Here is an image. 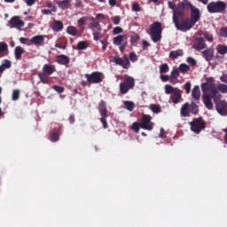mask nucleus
<instances>
[{
  "label": "nucleus",
  "mask_w": 227,
  "mask_h": 227,
  "mask_svg": "<svg viewBox=\"0 0 227 227\" xmlns=\"http://www.w3.org/2000/svg\"><path fill=\"white\" fill-rule=\"evenodd\" d=\"M172 20L177 31H183L184 33H185L186 31H190V29H192V27H194L192 21L189 18L184 20V16L178 17L173 15Z\"/></svg>",
  "instance_id": "nucleus-1"
},
{
  "label": "nucleus",
  "mask_w": 227,
  "mask_h": 227,
  "mask_svg": "<svg viewBox=\"0 0 227 227\" xmlns=\"http://www.w3.org/2000/svg\"><path fill=\"white\" fill-rule=\"evenodd\" d=\"M56 72V66L44 64L41 73H38V78L43 84H51V75Z\"/></svg>",
  "instance_id": "nucleus-2"
},
{
  "label": "nucleus",
  "mask_w": 227,
  "mask_h": 227,
  "mask_svg": "<svg viewBox=\"0 0 227 227\" xmlns=\"http://www.w3.org/2000/svg\"><path fill=\"white\" fill-rule=\"evenodd\" d=\"M153 42L157 43L162 39V24L156 21L151 25L150 33H149Z\"/></svg>",
  "instance_id": "nucleus-3"
},
{
  "label": "nucleus",
  "mask_w": 227,
  "mask_h": 227,
  "mask_svg": "<svg viewBox=\"0 0 227 227\" xmlns=\"http://www.w3.org/2000/svg\"><path fill=\"white\" fill-rule=\"evenodd\" d=\"M89 27L92 31L94 40L98 42L102 38V26L100 25V21H97V19L91 17Z\"/></svg>",
  "instance_id": "nucleus-4"
},
{
  "label": "nucleus",
  "mask_w": 227,
  "mask_h": 227,
  "mask_svg": "<svg viewBox=\"0 0 227 227\" xmlns=\"http://www.w3.org/2000/svg\"><path fill=\"white\" fill-rule=\"evenodd\" d=\"M227 4L223 1L210 2L207 5L208 13H224Z\"/></svg>",
  "instance_id": "nucleus-5"
},
{
  "label": "nucleus",
  "mask_w": 227,
  "mask_h": 227,
  "mask_svg": "<svg viewBox=\"0 0 227 227\" xmlns=\"http://www.w3.org/2000/svg\"><path fill=\"white\" fill-rule=\"evenodd\" d=\"M134 86H136V81L134 80V77L128 76L122 82L119 84L120 93L121 95H127L130 90H134Z\"/></svg>",
  "instance_id": "nucleus-6"
},
{
  "label": "nucleus",
  "mask_w": 227,
  "mask_h": 227,
  "mask_svg": "<svg viewBox=\"0 0 227 227\" xmlns=\"http://www.w3.org/2000/svg\"><path fill=\"white\" fill-rule=\"evenodd\" d=\"M189 8L192 10V8H194V5L189 0H183L176 8V10L173 11V15H176L177 17H184L185 15V10H189Z\"/></svg>",
  "instance_id": "nucleus-7"
},
{
  "label": "nucleus",
  "mask_w": 227,
  "mask_h": 227,
  "mask_svg": "<svg viewBox=\"0 0 227 227\" xmlns=\"http://www.w3.org/2000/svg\"><path fill=\"white\" fill-rule=\"evenodd\" d=\"M152 120H153L152 115L146 114H142L140 119V128H142L144 130L152 132V130H153V127H155V123L153 122Z\"/></svg>",
  "instance_id": "nucleus-8"
},
{
  "label": "nucleus",
  "mask_w": 227,
  "mask_h": 227,
  "mask_svg": "<svg viewBox=\"0 0 227 227\" xmlns=\"http://www.w3.org/2000/svg\"><path fill=\"white\" fill-rule=\"evenodd\" d=\"M202 98L205 107L211 111V109H214V103H212V99L215 104H217V102L223 98V95H202Z\"/></svg>",
  "instance_id": "nucleus-9"
},
{
  "label": "nucleus",
  "mask_w": 227,
  "mask_h": 227,
  "mask_svg": "<svg viewBox=\"0 0 227 227\" xmlns=\"http://www.w3.org/2000/svg\"><path fill=\"white\" fill-rule=\"evenodd\" d=\"M191 130L195 134H200L201 130H205L207 123L201 117L195 118L192 122H190Z\"/></svg>",
  "instance_id": "nucleus-10"
},
{
  "label": "nucleus",
  "mask_w": 227,
  "mask_h": 227,
  "mask_svg": "<svg viewBox=\"0 0 227 227\" xmlns=\"http://www.w3.org/2000/svg\"><path fill=\"white\" fill-rule=\"evenodd\" d=\"M85 78L89 84H100L104 81V74L94 71L91 74H85Z\"/></svg>",
  "instance_id": "nucleus-11"
},
{
  "label": "nucleus",
  "mask_w": 227,
  "mask_h": 227,
  "mask_svg": "<svg viewBox=\"0 0 227 227\" xmlns=\"http://www.w3.org/2000/svg\"><path fill=\"white\" fill-rule=\"evenodd\" d=\"M201 90L204 93L203 95H221L219 90L215 88V85L212 82H203L201 84Z\"/></svg>",
  "instance_id": "nucleus-12"
},
{
  "label": "nucleus",
  "mask_w": 227,
  "mask_h": 227,
  "mask_svg": "<svg viewBox=\"0 0 227 227\" xmlns=\"http://www.w3.org/2000/svg\"><path fill=\"white\" fill-rule=\"evenodd\" d=\"M24 20H20V17L19 16H13L9 20V27H11V29H20L21 27H24Z\"/></svg>",
  "instance_id": "nucleus-13"
},
{
  "label": "nucleus",
  "mask_w": 227,
  "mask_h": 227,
  "mask_svg": "<svg viewBox=\"0 0 227 227\" xmlns=\"http://www.w3.org/2000/svg\"><path fill=\"white\" fill-rule=\"evenodd\" d=\"M113 61L115 63V65H119V67H122V68L126 70L130 68V60H129V57L127 56H125L123 59L121 57H114Z\"/></svg>",
  "instance_id": "nucleus-14"
},
{
  "label": "nucleus",
  "mask_w": 227,
  "mask_h": 227,
  "mask_svg": "<svg viewBox=\"0 0 227 227\" xmlns=\"http://www.w3.org/2000/svg\"><path fill=\"white\" fill-rule=\"evenodd\" d=\"M216 111L221 116H227V102L224 100H218L215 105Z\"/></svg>",
  "instance_id": "nucleus-15"
},
{
  "label": "nucleus",
  "mask_w": 227,
  "mask_h": 227,
  "mask_svg": "<svg viewBox=\"0 0 227 227\" xmlns=\"http://www.w3.org/2000/svg\"><path fill=\"white\" fill-rule=\"evenodd\" d=\"M191 17L190 20L192 21V25L195 26L196 23L201 19V14L200 13V9L193 6V8L191 9Z\"/></svg>",
  "instance_id": "nucleus-16"
},
{
  "label": "nucleus",
  "mask_w": 227,
  "mask_h": 227,
  "mask_svg": "<svg viewBox=\"0 0 227 227\" xmlns=\"http://www.w3.org/2000/svg\"><path fill=\"white\" fill-rule=\"evenodd\" d=\"M193 49L195 51H203V49H207V43H205V39L203 37H199L193 43Z\"/></svg>",
  "instance_id": "nucleus-17"
},
{
  "label": "nucleus",
  "mask_w": 227,
  "mask_h": 227,
  "mask_svg": "<svg viewBox=\"0 0 227 227\" xmlns=\"http://www.w3.org/2000/svg\"><path fill=\"white\" fill-rule=\"evenodd\" d=\"M214 48H207L202 51L201 54L207 63H210V61H212V58H214Z\"/></svg>",
  "instance_id": "nucleus-18"
},
{
  "label": "nucleus",
  "mask_w": 227,
  "mask_h": 227,
  "mask_svg": "<svg viewBox=\"0 0 227 227\" xmlns=\"http://www.w3.org/2000/svg\"><path fill=\"white\" fill-rule=\"evenodd\" d=\"M170 100L173 104H179L180 100H182V90L177 89L171 96Z\"/></svg>",
  "instance_id": "nucleus-19"
},
{
  "label": "nucleus",
  "mask_w": 227,
  "mask_h": 227,
  "mask_svg": "<svg viewBox=\"0 0 227 227\" xmlns=\"http://www.w3.org/2000/svg\"><path fill=\"white\" fill-rule=\"evenodd\" d=\"M56 61L59 65H69L70 63V58L67 55H59L56 57Z\"/></svg>",
  "instance_id": "nucleus-20"
},
{
  "label": "nucleus",
  "mask_w": 227,
  "mask_h": 227,
  "mask_svg": "<svg viewBox=\"0 0 227 227\" xmlns=\"http://www.w3.org/2000/svg\"><path fill=\"white\" fill-rule=\"evenodd\" d=\"M57 4L60 10H68L72 6V0L59 1Z\"/></svg>",
  "instance_id": "nucleus-21"
},
{
  "label": "nucleus",
  "mask_w": 227,
  "mask_h": 227,
  "mask_svg": "<svg viewBox=\"0 0 227 227\" xmlns=\"http://www.w3.org/2000/svg\"><path fill=\"white\" fill-rule=\"evenodd\" d=\"M180 114L182 116V118H188L189 116H191V112H189V103H184L180 110Z\"/></svg>",
  "instance_id": "nucleus-22"
},
{
  "label": "nucleus",
  "mask_w": 227,
  "mask_h": 227,
  "mask_svg": "<svg viewBox=\"0 0 227 227\" xmlns=\"http://www.w3.org/2000/svg\"><path fill=\"white\" fill-rule=\"evenodd\" d=\"M8 56V44L4 42H0V58Z\"/></svg>",
  "instance_id": "nucleus-23"
},
{
  "label": "nucleus",
  "mask_w": 227,
  "mask_h": 227,
  "mask_svg": "<svg viewBox=\"0 0 227 227\" xmlns=\"http://www.w3.org/2000/svg\"><path fill=\"white\" fill-rule=\"evenodd\" d=\"M98 111L100 116H106L107 114V106H106V101L101 100L98 104Z\"/></svg>",
  "instance_id": "nucleus-24"
},
{
  "label": "nucleus",
  "mask_w": 227,
  "mask_h": 227,
  "mask_svg": "<svg viewBox=\"0 0 227 227\" xmlns=\"http://www.w3.org/2000/svg\"><path fill=\"white\" fill-rule=\"evenodd\" d=\"M86 24H88V17L83 16L77 20V27L82 31H84V26Z\"/></svg>",
  "instance_id": "nucleus-25"
},
{
  "label": "nucleus",
  "mask_w": 227,
  "mask_h": 227,
  "mask_svg": "<svg viewBox=\"0 0 227 227\" xmlns=\"http://www.w3.org/2000/svg\"><path fill=\"white\" fill-rule=\"evenodd\" d=\"M192 97L195 100H200L201 97V91L200 90V86L196 85L192 90Z\"/></svg>",
  "instance_id": "nucleus-26"
},
{
  "label": "nucleus",
  "mask_w": 227,
  "mask_h": 227,
  "mask_svg": "<svg viewBox=\"0 0 227 227\" xmlns=\"http://www.w3.org/2000/svg\"><path fill=\"white\" fill-rule=\"evenodd\" d=\"M180 56H184V50L182 49L169 52V58H171V59H176L177 58H180Z\"/></svg>",
  "instance_id": "nucleus-27"
},
{
  "label": "nucleus",
  "mask_w": 227,
  "mask_h": 227,
  "mask_svg": "<svg viewBox=\"0 0 227 227\" xmlns=\"http://www.w3.org/2000/svg\"><path fill=\"white\" fill-rule=\"evenodd\" d=\"M24 54V48L22 46H17L14 50L15 59H21Z\"/></svg>",
  "instance_id": "nucleus-28"
},
{
  "label": "nucleus",
  "mask_w": 227,
  "mask_h": 227,
  "mask_svg": "<svg viewBox=\"0 0 227 227\" xmlns=\"http://www.w3.org/2000/svg\"><path fill=\"white\" fill-rule=\"evenodd\" d=\"M12 68V61L9 59H4L0 66V72H4V70Z\"/></svg>",
  "instance_id": "nucleus-29"
},
{
  "label": "nucleus",
  "mask_w": 227,
  "mask_h": 227,
  "mask_svg": "<svg viewBox=\"0 0 227 227\" xmlns=\"http://www.w3.org/2000/svg\"><path fill=\"white\" fill-rule=\"evenodd\" d=\"M51 29L53 31H56L57 33L61 31V29H63V22L59 21V20H55L53 22V25L51 27Z\"/></svg>",
  "instance_id": "nucleus-30"
},
{
  "label": "nucleus",
  "mask_w": 227,
  "mask_h": 227,
  "mask_svg": "<svg viewBox=\"0 0 227 227\" xmlns=\"http://www.w3.org/2000/svg\"><path fill=\"white\" fill-rule=\"evenodd\" d=\"M189 112L191 114H198L200 113V106L196 103L192 102L189 105Z\"/></svg>",
  "instance_id": "nucleus-31"
},
{
  "label": "nucleus",
  "mask_w": 227,
  "mask_h": 227,
  "mask_svg": "<svg viewBox=\"0 0 227 227\" xmlns=\"http://www.w3.org/2000/svg\"><path fill=\"white\" fill-rule=\"evenodd\" d=\"M30 42L35 45H41L43 43V35H35L31 38Z\"/></svg>",
  "instance_id": "nucleus-32"
},
{
  "label": "nucleus",
  "mask_w": 227,
  "mask_h": 227,
  "mask_svg": "<svg viewBox=\"0 0 227 227\" xmlns=\"http://www.w3.org/2000/svg\"><path fill=\"white\" fill-rule=\"evenodd\" d=\"M216 52L218 54H221L222 56H224L225 54H227V46L224 44H218L216 46Z\"/></svg>",
  "instance_id": "nucleus-33"
},
{
  "label": "nucleus",
  "mask_w": 227,
  "mask_h": 227,
  "mask_svg": "<svg viewBox=\"0 0 227 227\" xmlns=\"http://www.w3.org/2000/svg\"><path fill=\"white\" fill-rule=\"evenodd\" d=\"M166 95H173V93L178 90V88H174L170 84H166L164 87Z\"/></svg>",
  "instance_id": "nucleus-34"
},
{
  "label": "nucleus",
  "mask_w": 227,
  "mask_h": 227,
  "mask_svg": "<svg viewBox=\"0 0 227 227\" xmlns=\"http://www.w3.org/2000/svg\"><path fill=\"white\" fill-rule=\"evenodd\" d=\"M178 70L181 74H186V72H191V66L185 63L180 64Z\"/></svg>",
  "instance_id": "nucleus-35"
},
{
  "label": "nucleus",
  "mask_w": 227,
  "mask_h": 227,
  "mask_svg": "<svg viewBox=\"0 0 227 227\" xmlns=\"http://www.w3.org/2000/svg\"><path fill=\"white\" fill-rule=\"evenodd\" d=\"M67 33L71 36H77V27L74 26H69L67 27Z\"/></svg>",
  "instance_id": "nucleus-36"
},
{
  "label": "nucleus",
  "mask_w": 227,
  "mask_h": 227,
  "mask_svg": "<svg viewBox=\"0 0 227 227\" xmlns=\"http://www.w3.org/2000/svg\"><path fill=\"white\" fill-rule=\"evenodd\" d=\"M77 49L78 51H84L88 49V43L86 41H80L77 43Z\"/></svg>",
  "instance_id": "nucleus-37"
},
{
  "label": "nucleus",
  "mask_w": 227,
  "mask_h": 227,
  "mask_svg": "<svg viewBox=\"0 0 227 227\" xmlns=\"http://www.w3.org/2000/svg\"><path fill=\"white\" fill-rule=\"evenodd\" d=\"M50 141H51V143H56L58 141H59V133L58 132H52L50 135Z\"/></svg>",
  "instance_id": "nucleus-38"
},
{
  "label": "nucleus",
  "mask_w": 227,
  "mask_h": 227,
  "mask_svg": "<svg viewBox=\"0 0 227 227\" xmlns=\"http://www.w3.org/2000/svg\"><path fill=\"white\" fill-rule=\"evenodd\" d=\"M124 107L128 110V111H134V102L132 101H124Z\"/></svg>",
  "instance_id": "nucleus-39"
},
{
  "label": "nucleus",
  "mask_w": 227,
  "mask_h": 227,
  "mask_svg": "<svg viewBox=\"0 0 227 227\" xmlns=\"http://www.w3.org/2000/svg\"><path fill=\"white\" fill-rule=\"evenodd\" d=\"M141 129V122H134L131 125V130H134L136 134H139V129Z\"/></svg>",
  "instance_id": "nucleus-40"
},
{
  "label": "nucleus",
  "mask_w": 227,
  "mask_h": 227,
  "mask_svg": "<svg viewBox=\"0 0 227 227\" xmlns=\"http://www.w3.org/2000/svg\"><path fill=\"white\" fill-rule=\"evenodd\" d=\"M124 36L120 35L116 37H114V45H121V43L123 42Z\"/></svg>",
  "instance_id": "nucleus-41"
},
{
  "label": "nucleus",
  "mask_w": 227,
  "mask_h": 227,
  "mask_svg": "<svg viewBox=\"0 0 227 227\" xmlns=\"http://www.w3.org/2000/svg\"><path fill=\"white\" fill-rule=\"evenodd\" d=\"M12 98L14 102H17V100H19V98H20V90H14L12 91Z\"/></svg>",
  "instance_id": "nucleus-42"
},
{
  "label": "nucleus",
  "mask_w": 227,
  "mask_h": 227,
  "mask_svg": "<svg viewBox=\"0 0 227 227\" xmlns=\"http://www.w3.org/2000/svg\"><path fill=\"white\" fill-rule=\"evenodd\" d=\"M167 72H169V66H168L167 63L161 64L160 67V74H167Z\"/></svg>",
  "instance_id": "nucleus-43"
},
{
  "label": "nucleus",
  "mask_w": 227,
  "mask_h": 227,
  "mask_svg": "<svg viewBox=\"0 0 227 227\" xmlns=\"http://www.w3.org/2000/svg\"><path fill=\"white\" fill-rule=\"evenodd\" d=\"M151 111H152L154 114H159V113H160V111H161L160 106H159V105H152V106H151Z\"/></svg>",
  "instance_id": "nucleus-44"
},
{
  "label": "nucleus",
  "mask_w": 227,
  "mask_h": 227,
  "mask_svg": "<svg viewBox=\"0 0 227 227\" xmlns=\"http://www.w3.org/2000/svg\"><path fill=\"white\" fill-rule=\"evenodd\" d=\"M217 90L218 91H220V93H227V84H224V83L218 84Z\"/></svg>",
  "instance_id": "nucleus-45"
},
{
  "label": "nucleus",
  "mask_w": 227,
  "mask_h": 227,
  "mask_svg": "<svg viewBox=\"0 0 227 227\" xmlns=\"http://www.w3.org/2000/svg\"><path fill=\"white\" fill-rule=\"evenodd\" d=\"M180 76V71L176 68L173 69L170 73V77H172V79H178V77Z\"/></svg>",
  "instance_id": "nucleus-46"
},
{
  "label": "nucleus",
  "mask_w": 227,
  "mask_h": 227,
  "mask_svg": "<svg viewBox=\"0 0 227 227\" xmlns=\"http://www.w3.org/2000/svg\"><path fill=\"white\" fill-rule=\"evenodd\" d=\"M106 118H107V114L101 115L100 121L103 125V129H107V120H106Z\"/></svg>",
  "instance_id": "nucleus-47"
},
{
  "label": "nucleus",
  "mask_w": 227,
  "mask_h": 227,
  "mask_svg": "<svg viewBox=\"0 0 227 227\" xmlns=\"http://www.w3.org/2000/svg\"><path fill=\"white\" fill-rule=\"evenodd\" d=\"M186 61L190 67H196V65H197L196 59H194V58H192V57H188L186 59Z\"/></svg>",
  "instance_id": "nucleus-48"
},
{
  "label": "nucleus",
  "mask_w": 227,
  "mask_h": 227,
  "mask_svg": "<svg viewBox=\"0 0 227 227\" xmlns=\"http://www.w3.org/2000/svg\"><path fill=\"white\" fill-rule=\"evenodd\" d=\"M52 89L57 91V93H63L65 91V88L59 85H53Z\"/></svg>",
  "instance_id": "nucleus-49"
},
{
  "label": "nucleus",
  "mask_w": 227,
  "mask_h": 227,
  "mask_svg": "<svg viewBox=\"0 0 227 227\" xmlns=\"http://www.w3.org/2000/svg\"><path fill=\"white\" fill-rule=\"evenodd\" d=\"M131 10L132 12H141V6L137 3H133Z\"/></svg>",
  "instance_id": "nucleus-50"
},
{
  "label": "nucleus",
  "mask_w": 227,
  "mask_h": 227,
  "mask_svg": "<svg viewBox=\"0 0 227 227\" xmlns=\"http://www.w3.org/2000/svg\"><path fill=\"white\" fill-rule=\"evenodd\" d=\"M20 43H23L24 45H31V40L26 37H20Z\"/></svg>",
  "instance_id": "nucleus-51"
},
{
  "label": "nucleus",
  "mask_w": 227,
  "mask_h": 227,
  "mask_svg": "<svg viewBox=\"0 0 227 227\" xmlns=\"http://www.w3.org/2000/svg\"><path fill=\"white\" fill-rule=\"evenodd\" d=\"M121 33H123V28H121V27H115L113 30L114 35H120Z\"/></svg>",
  "instance_id": "nucleus-52"
},
{
  "label": "nucleus",
  "mask_w": 227,
  "mask_h": 227,
  "mask_svg": "<svg viewBox=\"0 0 227 227\" xmlns=\"http://www.w3.org/2000/svg\"><path fill=\"white\" fill-rule=\"evenodd\" d=\"M220 36L223 38H227V27H223L220 29Z\"/></svg>",
  "instance_id": "nucleus-53"
},
{
  "label": "nucleus",
  "mask_w": 227,
  "mask_h": 227,
  "mask_svg": "<svg viewBox=\"0 0 227 227\" xmlns=\"http://www.w3.org/2000/svg\"><path fill=\"white\" fill-rule=\"evenodd\" d=\"M184 89L185 90L186 93L189 95V93H191V82H187L184 85Z\"/></svg>",
  "instance_id": "nucleus-54"
},
{
  "label": "nucleus",
  "mask_w": 227,
  "mask_h": 227,
  "mask_svg": "<svg viewBox=\"0 0 227 227\" xmlns=\"http://www.w3.org/2000/svg\"><path fill=\"white\" fill-rule=\"evenodd\" d=\"M129 59L130 61H132V63H136V61L137 60V55H136L135 52L129 53Z\"/></svg>",
  "instance_id": "nucleus-55"
},
{
  "label": "nucleus",
  "mask_w": 227,
  "mask_h": 227,
  "mask_svg": "<svg viewBox=\"0 0 227 227\" xmlns=\"http://www.w3.org/2000/svg\"><path fill=\"white\" fill-rule=\"evenodd\" d=\"M170 76L167 74H160V79L162 81V82H168L169 81Z\"/></svg>",
  "instance_id": "nucleus-56"
},
{
  "label": "nucleus",
  "mask_w": 227,
  "mask_h": 227,
  "mask_svg": "<svg viewBox=\"0 0 227 227\" xmlns=\"http://www.w3.org/2000/svg\"><path fill=\"white\" fill-rule=\"evenodd\" d=\"M204 38H206L207 40V42H213V40H214V36H212V35H210L208 33L204 34Z\"/></svg>",
  "instance_id": "nucleus-57"
},
{
  "label": "nucleus",
  "mask_w": 227,
  "mask_h": 227,
  "mask_svg": "<svg viewBox=\"0 0 227 227\" xmlns=\"http://www.w3.org/2000/svg\"><path fill=\"white\" fill-rule=\"evenodd\" d=\"M75 7L76 8H84V4H82V0H76L75 1Z\"/></svg>",
  "instance_id": "nucleus-58"
},
{
  "label": "nucleus",
  "mask_w": 227,
  "mask_h": 227,
  "mask_svg": "<svg viewBox=\"0 0 227 227\" xmlns=\"http://www.w3.org/2000/svg\"><path fill=\"white\" fill-rule=\"evenodd\" d=\"M112 20L115 26H118V24H120L121 18L120 16H115L114 18L112 19Z\"/></svg>",
  "instance_id": "nucleus-59"
},
{
  "label": "nucleus",
  "mask_w": 227,
  "mask_h": 227,
  "mask_svg": "<svg viewBox=\"0 0 227 227\" xmlns=\"http://www.w3.org/2000/svg\"><path fill=\"white\" fill-rule=\"evenodd\" d=\"M168 8H170V10H176V4L171 1L168 2Z\"/></svg>",
  "instance_id": "nucleus-60"
},
{
  "label": "nucleus",
  "mask_w": 227,
  "mask_h": 227,
  "mask_svg": "<svg viewBox=\"0 0 227 227\" xmlns=\"http://www.w3.org/2000/svg\"><path fill=\"white\" fill-rule=\"evenodd\" d=\"M221 82H224V84H227V74H223L220 77Z\"/></svg>",
  "instance_id": "nucleus-61"
},
{
  "label": "nucleus",
  "mask_w": 227,
  "mask_h": 227,
  "mask_svg": "<svg viewBox=\"0 0 227 227\" xmlns=\"http://www.w3.org/2000/svg\"><path fill=\"white\" fill-rule=\"evenodd\" d=\"M96 19H98V20H105L106 15H104L103 13H98Z\"/></svg>",
  "instance_id": "nucleus-62"
},
{
  "label": "nucleus",
  "mask_w": 227,
  "mask_h": 227,
  "mask_svg": "<svg viewBox=\"0 0 227 227\" xmlns=\"http://www.w3.org/2000/svg\"><path fill=\"white\" fill-rule=\"evenodd\" d=\"M36 3V0H27L26 4L27 6H33Z\"/></svg>",
  "instance_id": "nucleus-63"
},
{
  "label": "nucleus",
  "mask_w": 227,
  "mask_h": 227,
  "mask_svg": "<svg viewBox=\"0 0 227 227\" xmlns=\"http://www.w3.org/2000/svg\"><path fill=\"white\" fill-rule=\"evenodd\" d=\"M172 84H176L178 82V78H173L170 76L168 80Z\"/></svg>",
  "instance_id": "nucleus-64"
}]
</instances>
